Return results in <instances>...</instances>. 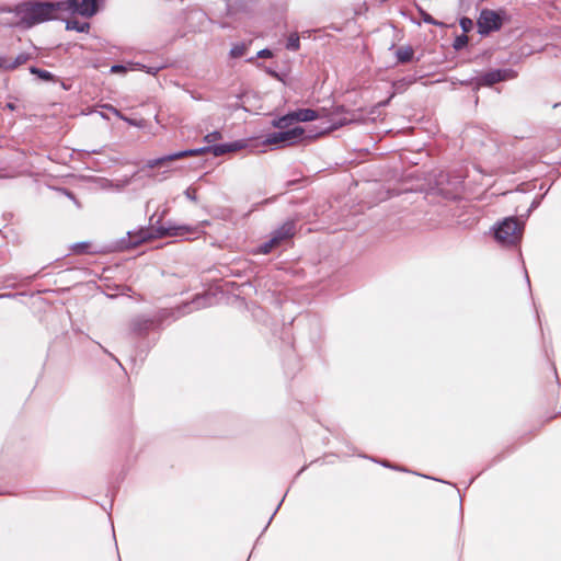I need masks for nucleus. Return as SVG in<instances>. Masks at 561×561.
Returning <instances> with one entry per match:
<instances>
[{"mask_svg": "<svg viewBox=\"0 0 561 561\" xmlns=\"http://www.w3.org/2000/svg\"><path fill=\"white\" fill-rule=\"evenodd\" d=\"M88 248H89V243L87 242H81V243H77L73 245V251L76 253H84L88 251Z\"/></svg>", "mask_w": 561, "mask_h": 561, "instance_id": "26", "label": "nucleus"}, {"mask_svg": "<svg viewBox=\"0 0 561 561\" xmlns=\"http://www.w3.org/2000/svg\"><path fill=\"white\" fill-rule=\"evenodd\" d=\"M296 233V224L293 220L284 222L278 229L274 230L271 238L278 244H283Z\"/></svg>", "mask_w": 561, "mask_h": 561, "instance_id": "9", "label": "nucleus"}, {"mask_svg": "<svg viewBox=\"0 0 561 561\" xmlns=\"http://www.w3.org/2000/svg\"><path fill=\"white\" fill-rule=\"evenodd\" d=\"M319 118H327L329 123L327 130H334L346 124L357 122L358 114L346 111L343 106H334L331 110L322 107L318 111L301 108L274 119L273 126L278 129H286L294 122H311Z\"/></svg>", "mask_w": 561, "mask_h": 561, "instance_id": "1", "label": "nucleus"}, {"mask_svg": "<svg viewBox=\"0 0 561 561\" xmlns=\"http://www.w3.org/2000/svg\"><path fill=\"white\" fill-rule=\"evenodd\" d=\"M150 325H152V321L149 320H142V319H136L133 322V330L135 332H142L144 330H147Z\"/></svg>", "mask_w": 561, "mask_h": 561, "instance_id": "18", "label": "nucleus"}, {"mask_svg": "<svg viewBox=\"0 0 561 561\" xmlns=\"http://www.w3.org/2000/svg\"><path fill=\"white\" fill-rule=\"evenodd\" d=\"M147 239V233L146 232H141L140 234H137V236H131L129 233V240L126 244H124L125 248H129V247H135L137 245L138 243L145 241Z\"/></svg>", "mask_w": 561, "mask_h": 561, "instance_id": "20", "label": "nucleus"}, {"mask_svg": "<svg viewBox=\"0 0 561 561\" xmlns=\"http://www.w3.org/2000/svg\"><path fill=\"white\" fill-rule=\"evenodd\" d=\"M248 50V46L245 44L234 45L230 50V56L232 58H240L245 55Z\"/></svg>", "mask_w": 561, "mask_h": 561, "instance_id": "19", "label": "nucleus"}, {"mask_svg": "<svg viewBox=\"0 0 561 561\" xmlns=\"http://www.w3.org/2000/svg\"><path fill=\"white\" fill-rule=\"evenodd\" d=\"M59 12L58 0L55 2H23L15 8L16 25L28 28L56 19Z\"/></svg>", "mask_w": 561, "mask_h": 561, "instance_id": "2", "label": "nucleus"}, {"mask_svg": "<svg viewBox=\"0 0 561 561\" xmlns=\"http://www.w3.org/2000/svg\"><path fill=\"white\" fill-rule=\"evenodd\" d=\"M110 71L112 73H125L127 71V67L123 65H113Z\"/></svg>", "mask_w": 561, "mask_h": 561, "instance_id": "27", "label": "nucleus"}, {"mask_svg": "<svg viewBox=\"0 0 561 561\" xmlns=\"http://www.w3.org/2000/svg\"><path fill=\"white\" fill-rule=\"evenodd\" d=\"M106 108L111 110L117 117H119L121 119L127 122L128 124L130 125H136V123L130 119V118H127L126 116H124L118 110H116L115 107H113L112 105H105Z\"/></svg>", "mask_w": 561, "mask_h": 561, "instance_id": "24", "label": "nucleus"}, {"mask_svg": "<svg viewBox=\"0 0 561 561\" xmlns=\"http://www.w3.org/2000/svg\"><path fill=\"white\" fill-rule=\"evenodd\" d=\"M296 233V224L293 220L284 222L278 229L274 230L271 238L278 244H283Z\"/></svg>", "mask_w": 561, "mask_h": 561, "instance_id": "10", "label": "nucleus"}, {"mask_svg": "<svg viewBox=\"0 0 561 561\" xmlns=\"http://www.w3.org/2000/svg\"><path fill=\"white\" fill-rule=\"evenodd\" d=\"M424 21L427 22V23H431V24H436V22H434V20L430 15H426L424 18Z\"/></svg>", "mask_w": 561, "mask_h": 561, "instance_id": "30", "label": "nucleus"}, {"mask_svg": "<svg viewBox=\"0 0 561 561\" xmlns=\"http://www.w3.org/2000/svg\"><path fill=\"white\" fill-rule=\"evenodd\" d=\"M305 138V129L300 126L293 127L290 129H280L268 134L264 139L263 144L266 146H275L283 148L286 146H293L299 144Z\"/></svg>", "mask_w": 561, "mask_h": 561, "instance_id": "3", "label": "nucleus"}, {"mask_svg": "<svg viewBox=\"0 0 561 561\" xmlns=\"http://www.w3.org/2000/svg\"><path fill=\"white\" fill-rule=\"evenodd\" d=\"M523 233V224L515 218L504 219L495 229V239L505 245L516 244Z\"/></svg>", "mask_w": 561, "mask_h": 561, "instance_id": "4", "label": "nucleus"}, {"mask_svg": "<svg viewBox=\"0 0 561 561\" xmlns=\"http://www.w3.org/2000/svg\"><path fill=\"white\" fill-rule=\"evenodd\" d=\"M185 195H186V197H187V198H190L191 201H196V192H195V190H193V188H187V190L185 191Z\"/></svg>", "mask_w": 561, "mask_h": 561, "instance_id": "29", "label": "nucleus"}, {"mask_svg": "<svg viewBox=\"0 0 561 561\" xmlns=\"http://www.w3.org/2000/svg\"><path fill=\"white\" fill-rule=\"evenodd\" d=\"M204 300L203 297H198L196 300H194L192 304L201 306V301Z\"/></svg>", "mask_w": 561, "mask_h": 561, "instance_id": "31", "label": "nucleus"}, {"mask_svg": "<svg viewBox=\"0 0 561 561\" xmlns=\"http://www.w3.org/2000/svg\"><path fill=\"white\" fill-rule=\"evenodd\" d=\"M299 47H300V41H299L298 34L297 33L290 34L287 39V43H286V48L289 50H298Z\"/></svg>", "mask_w": 561, "mask_h": 561, "instance_id": "16", "label": "nucleus"}, {"mask_svg": "<svg viewBox=\"0 0 561 561\" xmlns=\"http://www.w3.org/2000/svg\"><path fill=\"white\" fill-rule=\"evenodd\" d=\"M66 28L83 33L90 30V24L87 22H79L78 20L72 19L67 21Z\"/></svg>", "mask_w": 561, "mask_h": 561, "instance_id": "13", "label": "nucleus"}, {"mask_svg": "<svg viewBox=\"0 0 561 561\" xmlns=\"http://www.w3.org/2000/svg\"><path fill=\"white\" fill-rule=\"evenodd\" d=\"M31 72L33 75H36L39 79H42L44 81H53L54 80V75L49 71L38 69L36 67H32Z\"/></svg>", "mask_w": 561, "mask_h": 561, "instance_id": "17", "label": "nucleus"}, {"mask_svg": "<svg viewBox=\"0 0 561 561\" xmlns=\"http://www.w3.org/2000/svg\"><path fill=\"white\" fill-rule=\"evenodd\" d=\"M219 139H221V134L219 131H213L205 136V141L207 142H214Z\"/></svg>", "mask_w": 561, "mask_h": 561, "instance_id": "25", "label": "nucleus"}, {"mask_svg": "<svg viewBox=\"0 0 561 561\" xmlns=\"http://www.w3.org/2000/svg\"><path fill=\"white\" fill-rule=\"evenodd\" d=\"M397 57H398V60L401 61V62H408L412 59L413 57V50L412 48L410 47H403V48H400L398 49L397 51Z\"/></svg>", "mask_w": 561, "mask_h": 561, "instance_id": "15", "label": "nucleus"}, {"mask_svg": "<svg viewBox=\"0 0 561 561\" xmlns=\"http://www.w3.org/2000/svg\"><path fill=\"white\" fill-rule=\"evenodd\" d=\"M206 152H209V147L179 151V152H175V153H172L169 156H164L162 158L148 160L146 163V168L156 169L159 167H164V165H167V163H169L171 161H174V160H178V159H181L184 157L201 156Z\"/></svg>", "mask_w": 561, "mask_h": 561, "instance_id": "6", "label": "nucleus"}, {"mask_svg": "<svg viewBox=\"0 0 561 561\" xmlns=\"http://www.w3.org/2000/svg\"><path fill=\"white\" fill-rule=\"evenodd\" d=\"M516 73L511 69H496L491 70L477 79L478 85H492L496 82L505 81L515 78Z\"/></svg>", "mask_w": 561, "mask_h": 561, "instance_id": "8", "label": "nucleus"}, {"mask_svg": "<svg viewBox=\"0 0 561 561\" xmlns=\"http://www.w3.org/2000/svg\"><path fill=\"white\" fill-rule=\"evenodd\" d=\"M60 12L77 13L91 18L98 11V0H58Z\"/></svg>", "mask_w": 561, "mask_h": 561, "instance_id": "5", "label": "nucleus"}, {"mask_svg": "<svg viewBox=\"0 0 561 561\" xmlns=\"http://www.w3.org/2000/svg\"><path fill=\"white\" fill-rule=\"evenodd\" d=\"M245 147V144L242 140L233 141L230 144H221L209 146V152H211L215 157H219L226 154L228 152H234Z\"/></svg>", "mask_w": 561, "mask_h": 561, "instance_id": "12", "label": "nucleus"}, {"mask_svg": "<svg viewBox=\"0 0 561 561\" xmlns=\"http://www.w3.org/2000/svg\"><path fill=\"white\" fill-rule=\"evenodd\" d=\"M273 56L270 49H262L257 53L259 58H271Z\"/></svg>", "mask_w": 561, "mask_h": 561, "instance_id": "28", "label": "nucleus"}, {"mask_svg": "<svg viewBox=\"0 0 561 561\" xmlns=\"http://www.w3.org/2000/svg\"><path fill=\"white\" fill-rule=\"evenodd\" d=\"M501 25V16L495 11L488 9L481 11L478 19V27L480 34H489L492 31L499 30Z\"/></svg>", "mask_w": 561, "mask_h": 561, "instance_id": "7", "label": "nucleus"}, {"mask_svg": "<svg viewBox=\"0 0 561 561\" xmlns=\"http://www.w3.org/2000/svg\"><path fill=\"white\" fill-rule=\"evenodd\" d=\"M196 232V228L191 226H174V225H168V226H161L158 228V233L160 236H174V237H184L187 234H192Z\"/></svg>", "mask_w": 561, "mask_h": 561, "instance_id": "11", "label": "nucleus"}, {"mask_svg": "<svg viewBox=\"0 0 561 561\" xmlns=\"http://www.w3.org/2000/svg\"><path fill=\"white\" fill-rule=\"evenodd\" d=\"M28 59V56L25 55V54H20L13 64H10V65H5V68H10V69H13L20 65H23L26 62V60Z\"/></svg>", "mask_w": 561, "mask_h": 561, "instance_id": "21", "label": "nucleus"}, {"mask_svg": "<svg viewBox=\"0 0 561 561\" xmlns=\"http://www.w3.org/2000/svg\"><path fill=\"white\" fill-rule=\"evenodd\" d=\"M277 247H278V244L272 238H270L268 241L259 245L257 249L254 251V253L268 254Z\"/></svg>", "mask_w": 561, "mask_h": 561, "instance_id": "14", "label": "nucleus"}, {"mask_svg": "<svg viewBox=\"0 0 561 561\" xmlns=\"http://www.w3.org/2000/svg\"><path fill=\"white\" fill-rule=\"evenodd\" d=\"M537 206V203L534 202L533 205H531V208H535Z\"/></svg>", "mask_w": 561, "mask_h": 561, "instance_id": "32", "label": "nucleus"}, {"mask_svg": "<svg viewBox=\"0 0 561 561\" xmlns=\"http://www.w3.org/2000/svg\"><path fill=\"white\" fill-rule=\"evenodd\" d=\"M468 44V37L467 35L462 34L460 36H457L454 42L455 49H461Z\"/></svg>", "mask_w": 561, "mask_h": 561, "instance_id": "22", "label": "nucleus"}, {"mask_svg": "<svg viewBox=\"0 0 561 561\" xmlns=\"http://www.w3.org/2000/svg\"><path fill=\"white\" fill-rule=\"evenodd\" d=\"M460 26H461V28H462V31H463L465 33H468V32H470V31L472 30V27H473V22H472V20H471V19H469V18H462V19L460 20Z\"/></svg>", "mask_w": 561, "mask_h": 561, "instance_id": "23", "label": "nucleus"}]
</instances>
